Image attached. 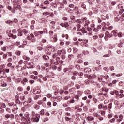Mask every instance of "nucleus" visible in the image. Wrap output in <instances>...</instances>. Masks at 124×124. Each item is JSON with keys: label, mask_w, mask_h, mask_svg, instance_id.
<instances>
[{"label": "nucleus", "mask_w": 124, "mask_h": 124, "mask_svg": "<svg viewBox=\"0 0 124 124\" xmlns=\"http://www.w3.org/2000/svg\"><path fill=\"white\" fill-rule=\"evenodd\" d=\"M78 74H79V72H77V71H75V72L73 73V75H76V76L78 75Z\"/></svg>", "instance_id": "43"}, {"label": "nucleus", "mask_w": 124, "mask_h": 124, "mask_svg": "<svg viewBox=\"0 0 124 124\" xmlns=\"http://www.w3.org/2000/svg\"><path fill=\"white\" fill-rule=\"evenodd\" d=\"M10 114H6L5 115V117L6 118V119H9L10 117Z\"/></svg>", "instance_id": "58"}, {"label": "nucleus", "mask_w": 124, "mask_h": 124, "mask_svg": "<svg viewBox=\"0 0 124 124\" xmlns=\"http://www.w3.org/2000/svg\"><path fill=\"white\" fill-rule=\"evenodd\" d=\"M93 31L94 32H98V28H94L93 30Z\"/></svg>", "instance_id": "50"}, {"label": "nucleus", "mask_w": 124, "mask_h": 124, "mask_svg": "<svg viewBox=\"0 0 124 124\" xmlns=\"http://www.w3.org/2000/svg\"><path fill=\"white\" fill-rule=\"evenodd\" d=\"M7 58V54H4L3 55V59H4V60H6Z\"/></svg>", "instance_id": "28"}, {"label": "nucleus", "mask_w": 124, "mask_h": 124, "mask_svg": "<svg viewBox=\"0 0 124 124\" xmlns=\"http://www.w3.org/2000/svg\"><path fill=\"white\" fill-rule=\"evenodd\" d=\"M30 40L32 39V38H34V35H33V34L32 33L30 34Z\"/></svg>", "instance_id": "25"}, {"label": "nucleus", "mask_w": 124, "mask_h": 124, "mask_svg": "<svg viewBox=\"0 0 124 124\" xmlns=\"http://www.w3.org/2000/svg\"><path fill=\"white\" fill-rule=\"evenodd\" d=\"M116 121V119L115 118H112V119H111L109 122L110 123H115V121Z\"/></svg>", "instance_id": "38"}, {"label": "nucleus", "mask_w": 124, "mask_h": 124, "mask_svg": "<svg viewBox=\"0 0 124 124\" xmlns=\"http://www.w3.org/2000/svg\"><path fill=\"white\" fill-rule=\"evenodd\" d=\"M16 104H19V105L21 104V101H20V100H19V96H16Z\"/></svg>", "instance_id": "7"}, {"label": "nucleus", "mask_w": 124, "mask_h": 124, "mask_svg": "<svg viewBox=\"0 0 124 124\" xmlns=\"http://www.w3.org/2000/svg\"><path fill=\"white\" fill-rule=\"evenodd\" d=\"M112 105H113V104H112V103L108 105V107L109 108V109H111L112 108Z\"/></svg>", "instance_id": "54"}, {"label": "nucleus", "mask_w": 124, "mask_h": 124, "mask_svg": "<svg viewBox=\"0 0 124 124\" xmlns=\"http://www.w3.org/2000/svg\"><path fill=\"white\" fill-rule=\"evenodd\" d=\"M18 32V36H23V33H24L26 36L28 35V31L26 29H22V28L19 29L17 30Z\"/></svg>", "instance_id": "2"}, {"label": "nucleus", "mask_w": 124, "mask_h": 124, "mask_svg": "<svg viewBox=\"0 0 124 124\" xmlns=\"http://www.w3.org/2000/svg\"><path fill=\"white\" fill-rule=\"evenodd\" d=\"M57 56H58V53H55L53 55L52 57L53 58H57Z\"/></svg>", "instance_id": "57"}, {"label": "nucleus", "mask_w": 124, "mask_h": 124, "mask_svg": "<svg viewBox=\"0 0 124 124\" xmlns=\"http://www.w3.org/2000/svg\"><path fill=\"white\" fill-rule=\"evenodd\" d=\"M84 71L85 73H89V72H91V68H85L84 70Z\"/></svg>", "instance_id": "9"}, {"label": "nucleus", "mask_w": 124, "mask_h": 124, "mask_svg": "<svg viewBox=\"0 0 124 124\" xmlns=\"http://www.w3.org/2000/svg\"><path fill=\"white\" fill-rule=\"evenodd\" d=\"M17 90L19 91V92H23V87H19L17 88Z\"/></svg>", "instance_id": "37"}, {"label": "nucleus", "mask_w": 124, "mask_h": 124, "mask_svg": "<svg viewBox=\"0 0 124 124\" xmlns=\"http://www.w3.org/2000/svg\"><path fill=\"white\" fill-rule=\"evenodd\" d=\"M31 42H35L36 41V39L34 38V39H30Z\"/></svg>", "instance_id": "49"}, {"label": "nucleus", "mask_w": 124, "mask_h": 124, "mask_svg": "<svg viewBox=\"0 0 124 124\" xmlns=\"http://www.w3.org/2000/svg\"><path fill=\"white\" fill-rule=\"evenodd\" d=\"M31 101H32V99H31V98H29L27 101V102L28 103H31Z\"/></svg>", "instance_id": "36"}, {"label": "nucleus", "mask_w": 124, "mask_h": 124, "mask_svg": "<svg viewBox=\"0 0 124 124\" xmlns=\"http://www.w3.org/2000/svg\"><path fill=\"white\" fill-rule=\"evenodd\" d=\"M61 58H62V60H64V59H65V55L62 54L61 55Z\"/></svg>", "instance_id": "45"}, {"label": "nucleus", "mask_w": 124, "mask_h": 124, "mask_svg": "<svg viewBox=\"0 0 124 124\" xmlns=\"http://www.w3.org/2000/svg\"><path fill=\"white\" fill-rule=\"evenodd\" d=\"M75 67L77 69H80V65H76Z\"/></svg>", "instance_id": "51"}, {"label": "nucleus", "mask_w": 124, "mask_h": 124, "mask_svg": "<svg viewBox=\"0 0 124 124\" xmlns=\"http://www.w3.org/2000/svg\"><path fill=\"white\" fill-rule=\"evenodd\" d=\"M49 34L50 35H53V34H54V32L53 31H49Z\"/></svg>", "instance_id": "60"}, {"label": "nucleus", "mask_w": 124, "mask_h": 124, "mask_svg": "<svg viewBox=\"0 0 124 124\" xmlns=\"http://www.w3.org/2000/svg\"><path fill=\"white\" fill-rule=\"evenodd\" d=\"M14 108L15 109V110H18V107H17V105L15 104L14 106Z\"/></svg>", "instance_id": "40"}, {"label": "nucleus", "mask_w": 124, "mask_h": 124, "mask_svg": "<svg viewBox=\"0 0 124 124\" xmlns=\"http://www.w3.org/2000/svg\"><path fill=\"white\" fill-rule=\"evenodd\" d=\"M81 7H82V8H84V9H86V5H85V4H82L81 5Z\"/></svg>", "instance_id": "52"}, {"label": "nucleus", "mask_w": 124, "mask_h": 124, "mask_svg": "<svg viewBox=\"0 0 124 124\" xmlns=\"http://www.w3.org/2000/svg\"><path fill=\"white\" fill-rule=\"evenodd\" d=\"M75 98H76V99H79V97H80V95H79V94H77L75 96Z\"/></svg>", "instance_id": "47"}, {"label": "nucleus", "mask_w": 124, "mask_h": 124, "mask_svg": "<svg viewBox=\"0 0 124 124\" xmlns=\"http://www.w3.org/2000/svg\"><path fill=\"white\" fill-rule=\"evenodd\" d=\"M60 58L59 57L56 58L55 60H54V64L55 65H58L60 63Z\"/></svg>", "instance_id": "4"}, {"label": "nucleus", "mask_w": 124, "mask_h": 124, "mask_svg": "<svg viewBox=\"0 0 124 124\" xmlns=\"http://www.w3.org/2000/svg\"><path fill=\"white\" fill-rule=\"evenodd\" d=\"M7 54L9 57H11V56H12V53L11 52H7Z\"/></svg>", "instance_id": "61"}, {"label": "nucleus", "mask_w": 124, "mask_h": 124, "mask_svg": "<svg viewBox=\"0 0 124 124\" xmlns=\"http://www.w3.org/2000/svg\"><path fill=\"white\" fill-rule=\"evenodd\" d=\"M77 28H78V29H80L81 28V25L78 24L77 25Z\"/></svg>", "instance_id": "63"}, {"label": "nucleus", "mask_w": 124, "mask_h": 124, "mask_svg": "<svg viewBox=\"0 0 124 124\" xmlns=\"http://www.w3.org/2000/svg\"><path fill=\"white\" fill-rule=\"evenodd\" d=\"M26 98V97H25V96H20V99L21 100H25Z\"/></svg>", "instance_id": "27"}, {"label": "nucleus", "mask_w": 124, "mask_h": 124, "mask_svg": "<svg viewBox=\"0 0 124 124\" xmlns=\"http://www.w3.org/2000/svg\"><path fill=\"white\" fill-rule=\"evenodd\" d=\"M104 70H105V71H106L107 72H109V68L105 67V68H104Z\"/></svg>", "instance_id": "39"}, {"label": "nucleus", "mask_w": 124, "mask_h": 124, "mask_svg": "<svg viewBox=\"0 0 124 124\" xmlns=\"http://www.w3.org/2000/svg\"><path fill=\"white\" fill-rule=\"evenodd\" d=\"M7 62H10V63L11 62H12V58H8L7 60Z\"/></svg>", "instance_id": "44"}, {"label": "nucleus", "mask_w": 124, "mask_h": 124, "mask_svg": "<svg viewBox=\"0 0 124 124\" xmlns=\"http://www.w3.org/2000/svg\"><path fill=\"white\" fill-rule=\"evenodd\" d=\"M6 111H7V112H8V113H11V110H10V108H6Z\"/></svg>", "instance_id": "33"}, {"label": "nucleus", "mask_w": 124, "mask_h": 124, "mask_svg": "<svg viewBox=\"0 0 124 124\" xmlns=\"http://www.w3.org/2000/svg\"><path fill=\"white\" fill-rule=\"evenodd\" d=\"M100 66H101V65H100L99 67H95V70H96V71H99V70L101 69V67H100Z\"/></svg>", "instance_id": "26"}, {"label": "nucleus", "mask_w": 124, "mask_h": 124, "mask_svg": "<svg viewBox=\"0 0 124 124\" xmlns=\"http://www.w3.org/2000/svg\"><path fill=\"white\" fill-rule=\"evenodd\" d=\"M69 7H70V8H71L72 9H73V8H74L75 7V6L74 4H71L69 5Z\"/></svg>", "instance_id": "19"}, {"label": "nucleus", "mask_w": 124, "mask_h": 124, "mask_svg": "<svg viewBox=\"0 0 124 124\" xmlns=\"http://www.w3.org/2000/svg\"><path fill=\"white\" fill-rule=\"evenodd\" d=\"M45 65L46 67H49V66H50V63H46L45 64Z\"/></svg>", "instance_id": "53"}, {"label": "nucleus", "mask_w": 124, "mask_h": 124, "mask_svg": "<svg viewBox=\"0 0 124 124\" xmlns=\"http://www.w3.org/2000/svg\"><path fill=\"white\" fill-rule=\"evenodd\" d=\"M73 52H74V53H77V51H78V49H77V48H75V47H74L73 48Z\"/></svg>", "instance_id": "31"}, {"label": "nucleus", "mask_w": 124, "mask_h": 124, "mask_svg": "<svg viewBox=\"0 0 124 124\" xmlns=\"http://www.w3.org/2000/svg\"><path fill=\"white\" fill-rule=\"evenodd\" d=\"M57 68H58V67L57 66L54 65L52 67L53 70H56V69H57Z\"/></svg>", "instance_id": "48"}, {"label": "nucleus", "mask_w": 124, "mask_h": 124, "mask_svg": "<svg viewBox=\"0 0 124 124\" xmlns=\"http://www.w3.org/2000/svg\"><path fill=\"white\" fill-rule=\"evenodd\" d=\"M34 34L35 36H37L39 35L38 31H35L34 32Z\"/></svg>", "instance_id": "35"}, {"label": "nucleus", "mask_w": 124, "mask_h": 124, "mask_svg": "<svg viewBox=\"0 0 124 124\" xmlns=\"http://www.w3.org/2000/svg\"><path fill=\"white\" fill-rule=\"evenodd\" d=\"M43 59H44V60H49V56L47 55H43Z\"/></svg>", "instance_id": "10"}, {"label": "nucleus", "mask_w": 124, "mask_h": 124, "mask_svg": "<svg viewBox=\"0 0 124 124\" xmlns=\"http://www.w3.org/2000/svg\"><path fill=\"white\" fill-rule=\"evenodd\" d=\"M87 120L88 121H93V120H94V118H93V117H92V116H89L87 118Z\"/></svg>", "instance_id": "12"}, {"label": "nucleus", "mask_w": 124, "mask_h": 124, "mask_svg": "<svg viewBox=\"0 0 124 124\" xmlns=\"http://www.w3.org/2000/svg\"><path fill=\"white\" fill-rule=\"evenodd\" d=\"M65 28L66 29H69V24H68V23L65 22Z\"/></svg>", "instance_id": "14"}, {"label": "nucleus", "mask_w": 124, "mask_h": 124, "mask_svg": "<svg viewBox=\"0 0 124 124\" xmlns=\"http://www.w3.org/2000/svg\"><path fill=\"white\" fill-rule=\"evenodd\" d=\"M78 76H83L84 75V74L82 72L78 73Z\"/></svg>", "instance_id": "56"}, {"label": "nucleus", "mask_w": 124, "mask_h": 124, "mask_svg": "<svg viewBox=\"0 0 124 124\" xmlns=\"http://www.w3.org/2000/svg\"><path fill=\"white\" fill-rule=\"evenodd\" d=\"M118 36L119 37H122V36H123V33H118Z\"/></svg>", "instance_id": "64"}, {"label": "nucleus", "mask_w": 124, "mask_h": 124, "mask_svg": "<svg viewBox=\"0 0 124 124\" xmlns=\"http://www.w3.org/2000/svg\"><path fill=\"white\" fill-rule=\"evenodd\" d=\"M78 63H83V61H82L81 60H78Z\"/></svg>", "instance_id": "59"}, {"label": "nucleus", "mask_w": 124, "mask_h": 124, "mask_svg": "<svg viewBox=\"0 0 124 124\" xmlns=\"http://www.w3.org/2000/svg\"><path fill=\"white\" fill-rule=\"evenodd\" d=\"M82 22H84L85 26H88L90 24V21L87 20L85 18L82 19Z\"/></svg>", "instance_id": "6"}, {"label": "nucleus", "mask_w": 124, "mask_h": 124, "mask_svg": "<svg viewBox=\"0 0 124 124\" xmlns=\"http://www.w3.org/2000/svg\"><path fill=\"white\" fill-rule=\"evenodd\" d=\"M6 107V106L5 105V104L3 103L1 104V109H2V108H5Z\"/></svg>", "instance_id": "41"}, {"label": "nucleus", "mask_w": 124, "mask_h": 124, "mask_svg": "<svg viewBox=\"0 0 124 124\" xmlns=\"http://www.w3.org/2000/svg\"><path fill=\"white\" fill-rule=\"evenodd\" d=\"M109 69L110 71H113V70L115 69V67H114V66H111L109 67Z\"/></svg>", "instance_id": "32"}, {"label": "nucleus", "mask_w": 124, "mask_h": 124, "mask_svg": "<svg viewBox=\"0 0 124 124\" xmlns=\"http://www.w3.org/2000/svg\"><path fill=\"white\" fill-rule=\"evenodd\" d=\"M81 31L82 32V33H87V31H86V30H85V28H83Z\"/></svg>", "instance_id": "23"}, {"label": "nucleus", "mask_w": 124, "mask_h": 124, "mask_svg": "<svg viewBox=\"0 0 124 124\" xmlns=\"http://www.w3.org/2000/svg\"><path fill=\"white\" fill-rule=\"evenodd\" d=\"M9 117L11 119H14V115L13 114H10Z\"/></svg>", "instance_id": "46"}, {"label": "nucleus", "mask_w": 124, "mask_h": 124, "mask_svg": "<svg viewBox=\"0 0 124 124\" xmlns=\"http://www.w3.org/2000/svg\"><path fill=\"white\" fill-rule=\"evenodd\" d=\"M6 46H4L2 48V51H3L4 52L6 51Z\"/></svg>", "instance_id": "29"}, {"label": "nucleus", "mask_w": 124, "mask_h": 124, "mask_svg": "<svg viewBox=\"0 0 124 124\" xmlns=\"http://www.w3.org/2000/svg\"><path fill=\"white\" fill-rule=\"evenodd\" d=\"M113 33L114 36H118L119 33H118V31L117 30H113L112 32Z\"/></svg>", "instance_id": "8"}, {"label": "nucleus", "mask_w": 124, "mask_h": 124, "mask_svg": "<svg viewBox=\"0 0 124 124\" xmlns=\"http://www.w3.org/2000/svg\"><path fill=\"white\" fill-rule=\"evenodd\" d=\"M20 120L21 122H23V124H31V118L29 117H21Z\"/></svg>", "instance_id": "1"}, {"label": "nucleus", "mask_w": 124, "mask_h": 124, "mask_svg": "<svg viewBox=\"0 0 124 124\" xmlns=\"http://www.w3.org/2000/svg\"><path fill=\"white\" fill-rule=\"evenodd\" d=\"M102 104H100V105H98V107L99 109H101L102 108Z\"/></svg>", "instance_id": "55"}, {"label": "nucleus", "mask_w": 124, "mask_h": 124, "mask_svg": "<svg viewBox=\"0 0 124 124\" xmlns=\"http://www.w3.org/2000/svg\"><path fill=\"white\" fill-rule=\"evenodd\" d=\"M37 49L39 51H42V50H43V47H42V46H39L37 47Z\"/></svg>", "instance_id": "21"}, {"label": "nucleus", "mask_w": 124, "mask_h": 124, "mask_svg": "<svg viewBox=\"0 0 124 124\" xmlns=\"http://www.w3.org/2000/svg\"><path fill=\"white\" fill-rule=\"evenodd\" d=\"M62 51L58 50L57 52V55H58L59 56H61L62 55Z\"/></svg>", "instance_id": "24"}, {"label": "nucleus", "mask_w": 124, "mask_h": 124, "mask_svg": "<svg viewBox=\"0 0 124 124\" xmlns=\"http://www.w3.org/2000/svg\"><path fill=\"white\" fill-rule=\"evenodd\" d=\"M12 22H13V21H12L11 20H7L5 21L6 24H8V25H10V23H12Z\"/></svg>", "instance_id": "16"}, {"label": "nucleus", "mask_w": 124, "mask_h": 124, "mask_svg": "<svg viewBox=\"0 0 124 124\" xmlns=\"http://www.w3.org/2000/svg\"><path fill=\"white\" fill-rule=\"evenodd\" d=\"M40 115H41L42 116L44 115V109H42L41 111L40 112Z\"/></svg>", "instance_id": "34"}, {"label": "nucleus", "mask_w": 124, "mask_h": 124, "mask_svg": "<svg viewBox=\"0 0 124 124\" xmlns=\"http://www.w3.org/2000/svg\"><path fill=\"white\" fill-rule=\"evenodd\" d=\"M76 23L77 24H81L82 23V20L81 19H78L76 21Z\"/></svg>", "instance_id": "22"}, {"label": "nucleus", "mask_w": 124, "mask_h": 124, "mask_svg": "<svg viewBox=\"0 0 124 124\" xmlns=\"http://www.w3.org/2000/svg\"><path fill=\"white\" fill-rule=\"evenodd\" d=\"M60 26H61V27H62L63 28H65V23H62L60 24Z\"/></svg>", "instance_id": "42"}, {"label": "nucleus", "mask_w": 124, "mask_h": 124, "mask_svg": "<svg viewBox=\"0 0 124 124\" xmlns=\"http://www.w3.org/2000/svg\"><path fill=\"white\" fill-rule=\"evenodd\" d=\"M29 83H30V84H33V83H34V80H31L29 81Z\"/></svg>", "instance_id": "62"}, {"label": "nucleus", "mask_w": 124, "mask_h": 124, "mask_svg": "<svg viewBox=\"0 0 124 124\" xmlns=\"http://www.w3.org/2000/svg\"><path fill=\"white\" fill-rule=\"evenodd\" d=\"M11 37H12V38H13L14 39H15L17 38V35L11 34Z\"/></svg>", "instance_id": "20"}, {"label": "nucleus", "mask_w": 124, "mask_h": 124, "mask_svg": "<svg viewBox=\"0 0 124 124\" xmlns=\"http://www.w3.org/2000/svg\"><path fill=\"white\" fill-rule=\"evenodd\" d=\"M68 58L70 59V60H71V59H73V58H74V55H73V54H69L68 56Z\"/></svg>", "instance_id": "15"}, {"label": "nucleus", "mask_w": 124, "mask_h": 124, "mask_svg": "<svg viewBox=\"0 0 124 124\" xmlns=\"http://www.w3.org/2000/svg\"><path fill=\"white\" fill-rule=\"evenodd\" d=\"M83 54L84 55H88L89 54V51H88V50H84L83 52H82Z\"/></svg>", "instance_id": "18"}, {"label": "nucleus", "mask_w": 124, "mask_h": 124, "mask_svg": "<svg viewBox=\"0 0 124 124\" xmlns=\"http://www.w3.org/2000/svg\"><path fill=\"white\" fill-rule=\"evenodd\" d=\"M123 119H124L123 114H120L119 116V118L117 119V123H120V122H122V121H123Z\"/></svg>", "instance_id": "5"}, {"label": "nucleus", "mask_w": 124, "mask_h": 124, "mask_svg": "<svg viewBox=\"0 0 124 124\" xmlns=\"http://www.w3.org/2000/svg\"><path fill=\"white\" fill-rule=\"evenodd\" d=\"M96 77V76L95 75H93L92 76H90V78H91L92 79H94V78Z\"/></svg>", "instance_id": "30"}, {"label": "nucleus", "mask_w": 124, "mask_h": 124, "mask_svg": "<svg viewBox=\"0 0 124 124\" xmlns=\"http://www.w3.org/2000/svg\"><path fill=\"white\" fill-rule=\"evenodd\" d=\"M15 119H16V120H17V121H20V120L21 119L20 116L17 114L15 115Z\"/></svg>", "instance_id": "13"}, {"label": "nucleus", "mask_w": 124, "mask_h": 124, "mask_svg": "<svg viewBox=\"0 0 124 124\" xmlns=\"http://www.w3.org/2000/svg\"><path fill=\"white\" fill-rule=\"evenodd\" d=\"M40 107V105H36L35 106V109H36V110H39V108Z\"/></svg>", "instance_id": "17"}, {"label": "nucleus", "mask_w": 124, "mask_h": 124, "mask_svg": "<svg viewBox=\"0 0 124 124\" xmlns=\"http://www.w3.org/2000/svg\"><path fill=\"white\" fill-rule=\"evenodd\" d=\"M39 118H40V115L36 114V117L32 118L31 120L32 122L37 123V122H39Z\"/></svg>", "instance_id": "3"}, {"label": "nucleus", "mask_w": 124, "mask_h": 124, "mask_svg": "<svg viewBox=\"0 0 124 124\" xmlns=\"http://www.w3.org/2000/svg\"><path fill=\"white\" fill-rule=\"evenodd\" d=\"M31 78H32V79H34V80H37L38 79V77L34 76L33 75L31 76Z\"/></svg>", "instance_id": "11"}]
</instances>
